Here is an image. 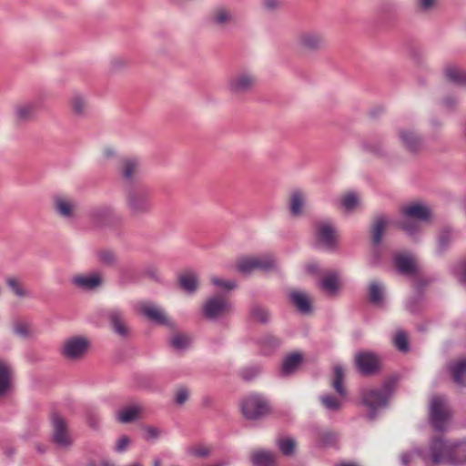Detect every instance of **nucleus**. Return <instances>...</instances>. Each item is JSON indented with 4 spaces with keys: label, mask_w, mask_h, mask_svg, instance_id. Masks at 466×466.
I'll use <instances>...</instances> for the list:
<instances>
[{
    "label": "nucleus",
    "mask_w": 466,
    "mask_h": 466,
    "mask_svg": "<svg viewBox=\"0 0 466 466\" xmlns=\"http://www.w3.org/2000/svg\"><path fill=\"white\" fill-rule=\"evenodd\" d=\"M428 461L433 464L462 466L466 464V441L450 442L441 436L432 438L428 450Z\"/></svg>",
    "instance_id": "f257e3e1"
},
{
    "label": "nucleus",
    "mask_w": 466,
    "mask_h": 466,
    "mask_svg": "<svg viewBox=\"0 0 466 466\" xmlns=\"http://www.w3.org/2000/svg\"><path fill=\"white\" fill-rule=\"evenodd\" d=\"M123 193L126 208L132 218H139L152 212V188L147 184L125 185Z\"/></svg>",
    "instance_id": "f03ea898"
},
{
    "label": "nucleus",
    "mask_w": 466,
    "mask_h": 466,
    "mask_svg": "<svg viewBox=\"0 0 466 466\" xmlns=\"http://www.w3.org/2000/svg\"><path fill=\"white\" fill-rule=\"evenodd\" d=\"M398 380L397 376H391L385 380L381 388L363 391L362 402L369 409L367 417L370 420H376L378 412L388 407L389 400L396 389Z\"/></svg>",
    "instance_id": "7ed1b4c3"
},
{
    "label": "nucleus",
    "mask_w": 466,
    "mask_h": 466,
    "mask_svg": "<svg viewBox=\"0 0 466 466\" xmlns=\"http://www.w3.org/2000/svg\"><path fill=\"white\" fill-rule=\"evenodd\" d=\"M257 85L256 74L248 69H241L228 77L226 88L232 98L244 101L255 91Z\"/></svg>",
    "instance_id": "20e7f679"
},
{
    "label": "nucleus",
    "mask_w": 466,
    "mask_h": 466,
    "mask_svg": "<svg viewBox=\"0 0 466 466\" xmlns=\"http://www.w3.org/2000/svg\"><path fill=\"white\" fill-rule=\"evenodd\" d=\"M90 222L99 228L116 230L124 224V218L110 206L93 208L88 212Z\"/></svg>",
    "instance_id": "39448f33"
},
{
    "label": "nucleus",
    "mask_w": 466,
    "mask_h": 466,
    "mask_svg": "<svg viewBox=\"0 0 466 466\" xmlns=\"http://www.w3.org/2000/svg\"><path fill=\"white\" fill-rule=\"evenodd\" d=\"M241 410L247 420H259L270 413V405L265 397L254 394L243 400Z\"/></svg>",
    "instance_id": "423d86ee"
},
{
    "label": "nucleus",
    "mask_w": 466,
    "mask_h": 466,
    "mask_svg": "<svg viewBox=\"0 0 466 466\" xmlns=\"http://www.w3.org/2000/svg\"><path fill=\"white\" fill-rule=\"evenodd\" d=\"M231 311L232 305L228 296L223 293L208 298L202 306V315L209 320L225 317Z\"/></svg>",
    "instance_id": "0eeeda50"
},
{
    "label": "nucleus",
    "mask_w": 466,
    "mask_h": 466,
    "mask_svg": "<svg viewBox=\"0 0 466 466\" xmlns=\"http://www.w3.org/2000/svg\"><path fill=\"white\" fill-rule=\"evenodd\" d=\"M299 48L305 54L315 55L323 51L326 47L324 35L317 30H303L297 35Z\"/></svg>",
    "instance_id": "6e6552de"
},
{
    "label": "nucleus",
    "mask_w": 466,
    "mask_h": 466,
    "mask_svg": "<svg viewBox=\"0 0 466 466\" xmlns=\"http://www.w3.org/2000/svg\"><path fill=\"white\" fill-rule=\"evenodd\" d=\"M354 365L360 375L370 377L381 370L382 362L376 353L369 350H360L354 356Z\"/></svg>",
    "instance_id": "1a4fd4ad"
},
{
    "label": "nucleus",
    "mask_w": 466,
    "mask_h": 466,
    "mask_svg": "<svg viewBox=\"0 0 466 466\" xmlns=\"http://www.w3.org/2000/svg\"><path fill=\"white\" fill-rule=\"evenodd\" d=\"M116 168L119 178L123 183V187L125 185H130L132 183H142L137 179L141 169V163L138 157H119Z\"/></svg>",
    "instance_id": "9d476101"
},
{
    "label": "nucleus",
    "mask_w": 466,
    "mask_h": 466,
    "mask_svg": "<svg viewBox=\"0 0 466 466\" xmlns=\"http://www.w3.org/2000/svg\"><path fill=\"white\" fill-rule=\"evenodd\" d=\"M451 417V411L446 398L443 396L432 397L430 404V420L435 431H445V424Z\"/></svg>",
    "instance_id": "9b49d317"
},
{
    "label": "nucleus",
    "mask_w": 466,
    "mask_h": 466,
    "mask_svg": "<svg viewBox=\"0 0 466 466\" xmlns=\"http://www.w3.org/2000/svg\"><path fill=\"white\" fill-rule=\"evenodd\" d=\"M276 268V262L271 255L261 257H245L238 260L237 269L244 275H248L254 270L269 271Z\"/></svg>",
    "instance_id": "f8f14e48"
},
{
    "label": "nucleus",
    "mask_w": 466,
    "mask_h": 466,
    "mask_svg": "<svg viewBox=\"0 0 466 466\" xmlns=\"http://www.w3.org/2000/svg\"><path fill=\"white\" fill-rule=\"evenodd\" d=\"M51 424L53 442L60 449H69L73 444V440L66 420L58 412L54 411L51 415Z\"/></svg>",
    "instance_id": "ddd939ff"
},
{
    "label": "nucleus",
    "mask_w": 466,
    "mask_h": 466,
    "mask_svg": "<svg viewBox=\"0 0 466 466\" xmlns=\"http://www.w3.org/2000/svg\"><path fill=\"white\" fill-rule=\"evenodd\" d=\"M106 318L112 331L122 339L131 337L132 329L128 325L125 311L120 309H110L106 312Z\"/></svg>",
    "instance_id": "4468645a"
},
{
    "label": "nucleus",
    "mask_w": 466,
    "mask_h": 466,
    "mask_svg": "<svg viewBox=\"0 0 466 466\" xmlns=\"http://www.w3.org/2000/svg\"><path fill=\"white\" fill-rule=\"evenodd\" d=\"M208 24L219 30H225L237 25V18L231 8L226 5L215 6L208 16Z\"/></svg>",
    "instance_id": "2eb2a0df"
},
{
    "label": "nucleus",
    "mask_w": 466,
    "mask_h": 466,
    "mask_svg": "<svg viewBox=\"0 0 466 466\" xmlns=\"http://www.w3.org/2000/svg\"><path fill=\"white\" fill-rule=\"evenodd\" d=\"M315 237L318 243L328 249L333 250L338 245L337 230L329 220H319L314 224Z\"/></svg>",
    "instance_id": "dca6fc26"
},
{
    "label": "nucleus",
    "mask_w": 466,
    "mask_h": 466,
    "mask_svg": "<svg viewBox=\"0 0 466 466\" xmlns=\"http://www.w3.org/2000/svg\"><path fill=\"white\" fill-rule=\"evenodd\" d=\"M90 343L83 336H75L65 340L61 349L62 355L68 360L81 359L87 352Z\"/></svg>",
    "instance_id": "f3484780"
},
{
    "label": "nucleus",
    "mask_w": 466,
    "mask_h": 466,
    "mask_svg": "<svg viewBox=\"0 0 466 466\" xmlns=\"http://www.w3.org/2000/svg\"><path fill=\"white\" fill-rule=\"evenodd\" d=\"M52 207L55 213L65 219L76 218L77 210L76 201L66 195H55L52 198Z\"/></svg>",
    "instance_id": "a211bd4d"
},
{
    "label": "nucleus",
    "mask_w": 466,
    "mask_h": 466,
    "mask_svg": "<svg viewBox=\"0 0 466 466\" xmlns=\"http://www.w3.org/2000/svg\"><path fill=\"white\" fill-rule=\"evenodd\" d=\"M37 107L34 101H24L15 105L13 110L14 122L17 127L26 125L36 117Z\"/></svg>",
    "instance_id": "6ab92c4d"
},
{
    "label": "nucleus",
    "mask_w": 466,
    "mask_h": 466,
    "mask_svg": "<svg viewBox=\"0 0 466 466\" xmlns=\"http://www.w3.org/2000/svg\"><path fill=\"white\" fill-rule=\"evenodd\" d=\"M403 147L411 154H418L423 147V137L416 130L409 127L398 131Z\"/></svg>",
    "instance_id": "aec40b11"
},
{
    "label": "nucleus",
    "mask_w": 466,
    "mask_h": 466,
    "mask_svg": "<svg viewBox=\"0 0 466 466\" xmlns=\"http://www.w3.org/2000/svg\"><path fill=\"white\" fill-rule=\"evenodd\" d=\"M14 375L12 365L6 360H0V400L12 391Z\"/></svg>",
    "instance_id": "412c9836"
},
{
    "label": "nucleus",
    "mask_w": 466,
    "mask_h": 466,
    "mask_svg": "<svg viewBox=\"0 0 466 466\" xmlns=\"http://www.w3.org/2000/svg\"><path fill=\"white\" fill-rule=\"evenodd\" d=\"M104 279L100 273L94 272L90 275H75L71 283L84 290H96L103 285Z\"/></svg>",
    "instance_id": "4be33fe9"
},
{
    "label": "nucleus",
    "mask_w": 466,
    "mask_h": 466,
    "mask_svg": "<svg viewBox=\"0 0 466 466\" xmlns=\"http://www.w3.org/2000/svg\"><path fill=\"white\" fill-rule=\"evenodd\" d=\"M177 286L184 292L191 295L199 288V278L197 272L187 269L177 276Z\"/></svg>",
    "instance_id": "5701e85b"
},
{
    "label": "nucleus",
    "mask_w": 466,
    "mask_h": 466,
    "mask_svg": "<svg viewBox=\"0 0 466 466\" xmlns=\"http://www.w3.org/2000/svg\"><path fill=\"white\" fill-rule=\"evenodd\" d=\"M289 302L296 307V309L304 315H309L312 312L311 299L307 293L296 289H292L289 293Z\"/></svg>",
    "instance_id": "b1692460"
},
{
    "label": "nucleus",
    "mask_w": 466,
    "mask_h": 466,
    "mask_svg": "<svg viewBox=\"0 0 466 466\" xmlns=\"http://www.w3.org/2000/svg\"><path fill=\"white\" fill-rule=\"evenodd\" d=\"M388 223V218L383 215L377 216L373 218L370 234L371 243L374 247H378L381 243Z\"/></svg>",
    "instance_id": "393cba45"
},
{
    "label": "nucleus",
    "mask_w": 466,
    "mask_h": 466,
    "mask_svg": "<svg viewBox=\"0 0 466 466\" xmlns=\"http://www.w3.org/2000/svg\"><path fill=\"white\" fill-rule=\"evenodd\" d=\"M394 265L399 273L406 276H416L418 268L414 259L406 254H397L394 257Z\"/></svg>",
    "instance_id": "a878e982"
},
{
    "label": "nucleus",
    "mask_w": 466,
    "mask_h": 466,
    "mask_svg": "<svg viewBox=\"0 0 466 466\" xmlns=\"http://www.w3.org/2000/svg\"><path fill=\"white\" fill-rule=\"evenodd\" d=\"M402 213L410 218H415L420 221H427L431 217V209L427 206L420 203H413L405 207L402 209Z\"/></svg>",
    "instance_id": "bb28decb"
},
{
    "label": "nucleus",
    "mask_w": 466,
    "mask_h": 466,
    "mask_svg": "<svg viewBox=\"0 0 466 466\" xmlns=\"http://www.w3.org/2000/svg\"><path fill=\"white\" fill-rule=\"evenodd\" d=\"M144 408L138 404L127 406L116 413V420L121 423H131L139 419Z\"/></svg>",
    "instance_id": "cd10ccee"
},
{
    "label": "nucleus",
    "mask_w": 466,
    "mask_h": 466,
    "mask_svg": "<svg viewBox=\"0 0 466 466\" xmlns=\"http://www.w3.org/2000/svg\"><path fill=\"white\" fill-rule=\"evenodd\" d=\"M97 262L105 268H115L119 262L116 250L111 248H102L96 251Z\"/></svg>",
    "instance_id": "c85d7f7f"
},
{
    "label": "nucleus",
    "mask_w": 466,
    "mask_h": 466,
    "mask_svg": "<svg viewBox=\"0 0 466 466\" xmlns=\"http://www.w3.org/2000/svg\"><path fill=\"white\" fill-rule=\"evenodd\" d=\"M248 317L255 322L267 325L270 321V311L267 307L254 303L248 310Z\"/></svg>",
    "instance_id": "c756f323"
},
{
    "label": "nucleus",
    "mask_w": 466,
    "mask_h": 466,
    "mask_svg": "<svg viewBox=\"0 0 466 466\" xmlns=\"http://www.w3.org/2000/svg\"><path fill=\"white\" fill-rule=\"evenodd\" d=\"M70 108L75 116L83 118L86 116L88 103L86 98L81 94H75L69 101Z\"/></svg>",
    "instance_id": "7c9ffc66"
},
{
    "label": "nucleus",
    "mask_w": 466,
    "mask_h": 466,
    "mask_svg": "<svg viewBox=\"0 0 466 466\" xmlns=\"http://www.w3.org/2000/svg\"><path fill=\"white\" fill-rule=\"evenodd\" d=\"M445 78L457 86H466V71L459 66L450 65L444 68Z\"/></svg>",
    "instance_id": "2f4dec72"
},
{
    "label": "nucleus",
    "mask_w": 466,
    "mask_h": 466,
    "mask_svg": "<svg viewBox=\"0 0 466 466\" xmlns=\"http://www.w3.org/2000/svg\"><path fill=\"white\" fill-rule=\"evenodd\" d=\"M142 313L148 319H150L159 325H165V326H168V327L173 326V323L167 319V317L165 315V313L157 308L151 307V306H143Z\"/></svg>",
    "instance_id": "473e14b6"
},
{
    "label": "nucleus",
    "mask_w": 466,
    "mask_h": 466,
    "mask_svg": "<svg viewBox=\"0 0 466 466\" xmlns=\"http://www.w3.org/2000/svg\"><path fill=\"white\" fill-rule=\"evenodd\" d=\"M277 456L267 451L259 450L251 454V462L253 466H275Z\"/></svg>",
    "instance_id": "72a5a7b5"
},
{
    "label": "nucleus",
    "mask_w": 466,
    "mask_h": 466,
    "mask_svg": "<svg viewBox=\"0 0 466 466\" xmlns=\"http://www.w3.org/2000/svg\"><path fill=\"white\" fill-rule=\"evenodd\" d=\"M344 380L345 371L343 367L340 364L335 365L333 368V378L331 385L336 392L341 397H345L347 395V390L344 387Z\"/></svg>",
    "instance_id": "f704fd0d"
},
{
    "label": "nucleus",
    "mask_w": 466,
    "mask_h": 466,
    "mask_svg": "<svg viewBox=\"0 0 466 466\" xmlns=\"http://www.w3.org/2000/svg\"><path fill=\"white\" fill-rule=\"evenodd\" d=\"M303 360L302 354L299 352H293L288 355L282 363L281 373L283 375H289L293 373Z\"/></svg>",
    "instance_id": "c9c22d12"
},
{
    "label": "nucleus",
    "mask_w": 466,
    "mask_h": 466,
    "mask_svg": "<svg viewBox=\"0 0 466 466\" xmlns=\"http://www.w3.org/2000/svg\"><path fill=\"white\" fill-rule=\"evenodd\" d=\"M362 148L366 152L379 158H387L389 156L382 142L379 140H366L362 143Z\"/></svg>",
    "instance_id": "e433bc0d"
},
{
    "label": "nucleus",
    "mask_w": 466,
    "mask_h": 466,
    "mask_svg": "<svg viewBox=\"0 0 466 466\" xmlns=\"http://www.w3.org/2000/svg\"><path fill=\"white\" fill-rule=\"evenodd\" d=\"M305 204V196L302 191L295 190L291 193L289 198V211L293 217H299L302 214V208Z\"/></svg>",
    "instance_id": "4c0bfd02"
},
{
    "label": "nucleus",
    "mask_w": 466,
    "mask_h": 466,
    "mask_svg": "<svg viewBox=\"0 0 466 466\" xmlns=\"http://www.w3.org/2000/svg\"><path fill=\"white\" fill-rule=\"evenodd\" d=\"M320 287L329 295H336L339 289V275L336 272L325 275L320 281Z\"/></svg>",
    "instance_id": "58836bf2"
},
{
    "label": "nucleus",
    "mask_w": 466,
    "mask_h": 466,
    "mask_svg": "<svg viewBox=\"0 0 466 466\" xmlns=\"http://www.w3.org/2000/svg\"><path fill=\"white\" fill-rule=\"evenodd\" d=\"M258 344L265 354H270L279 348L281 340L274 335L266 334L259 339Z\"/></svg>",
    "instance_id": "ea45409f"
},
{
    "label": "nucleus",
    "mask_w": 466,
    "mask_h": 466,
    "mask_svg": "<svg viewBox=\"0 0 466 466\" xmlns=\"http://www.w3.org/2000/svg\"><path fill=\"white\" fill-rule=\"evenodd\" d=\"M451 373L453 381L460 386H466L464 378L466 377V360H461L451 366Z\"/></svg>",
    "instance_id": "a19ab883"
},
{
    "label": "nucleus",
    "mask_w": 466,
    "mask_h": 466,
    "mask_svg": "<svg viewBox=\"0 0 466 466\" xmlns=\"http://www.w3.org/2000/svg\"><path fill=\"white\" fill-rule=\"evenodd\" d=\"M384 296L383 287L377 281L370 282L369 286V300L374 305L382 302Z\"/></svg>",
    "instance_id": "79ce46f5"
},
{
    "label": "nucleus",
    "mask_w": 466,
    "mask_h": 466,
    "mask_svg": "<svg viewBox=\"0 0 466 466\" xmlns=\"http://www.w3.org/2000/svg\"><path fill=\"white\" fill-rule=\"evenodd\" d=\"M191 339L187 335L176 333L170 339V346L177 350H185L189 347Z\"/></svg>",
    "instance_id": "37998d69"
},
{
    "label": "nucleus",
    "mask_w": 466,
    "mask_h": 466,
    "mask_svg": "<svg viewBox=\"0 0 466 466\" xmlns=\"http://www.w3.org/2000/svg\"><path fill=\"white\" fill-rule=\"evenodd\" d=\"M278 447L285 456H291L296 450V441L291 438H280L278 440Z\"/></svg>",
    "instance_id": "c03bdc74"
},
{
    "label": "nucleus",
    "mask_w": 466,
    "mask_h": 466,
    "mask_svg": "<svg viewBox=\"0 0 466 466\" xmlns=\"http://www.w3.org/2000/svg\"><path fill=\"white\" fill-rule=\"evenodd\" d=\"M394 346L400 352H408L410 350V343L407 334L403 330H398L393 339Z\"/></svg>",
    "instance_id": "a18cd8bd"
},
{
    "label": "nucleus",
    "mask_w": 466,
    "mask_h": 466,
    "mask_svg": "<svg viewBox=\"0 0 466 466\" xmlns=\"http://www.w3.org/2000/svg\"><path fill=\"white\" fill-rule=\"evenodd\" d=\"M5 282L7 287L15 296L19 298H25L28 296V291L24 288V286L19 282L17 279L7 278Z\"/></svg>",
    "instance_id": "49530a36"
},
{
    "label": "nucleus",
    "mask_w": 466,
    "mask_h": 466,
    "mask_svg": "<svg viewBox=\"0 0 466 466\" xmlns=\"http://www.w3.org/2000/svg\"><path fill=\"white\" fill-rule=\"evenodd\" d=\"M451 240V234L448 229H442L437 239V252L439 254H443L447 248H449V245Z\"/></svg>",
    "instance_id": "de8ad7c7"
},
{
    "label": "nucleus",
    "mask_w": 466,
    "mask_h": 466,
    "mask_svg": "<svg viewBox=\"0 0 466 466\" xmlns=\"http://www.w3.org/2000/svg\"><path fill=\"white\" fill-rule=\"evenodd\" d=\"M317 436L319 441L324 446H331L338 441V435L332 431H319Z\"/></svg>",
    "instance_id": "09e8293b"
},
{
    "label": "nucleus",
    "mask_w": 466,
    "mask_h": 466,
    "mask_svg": "<svg viewBox=\"0 0 466 466\" xmlns=\"http://www.w3.org/2000/svg\"><path fill=\"white\" fill-rule=\"evenodd\" d=\"M415 456L422 459L423 461L428 462V453L424 450L415 449L411 451L403 453L400 457L403 465H408Z\"/></svg>",
    "instance_id": "8fccbe9b"
},
{
    "label": "nucleus",
    "mask_w": 466,
    "mask_h": 466,
    "mask_svg": "<svg viewBox=\"0 0 466 466\" xmlns=\"http://www.w3.org/2000/svg\"><path fill=\"white\" fill-rule=\"evenodd\" d=\"M340 203L347 211H352L358 207L360 199L355 193L350 192L341 198Z\"/></svg>",
    "instance_id": "3c124183"
},
{
    "label": "nucleus",
    "mask_w": 466,
    "mask_h": 466,
    "mask_svg": "<svg viewBox=\"0 0 466 466\" xmlns=\"http://www.w3.org/2000/svg\"><path fill=\"white\" fill-rule=\"evenodd\" d=\"M319 400L327 410L336 411L341 407V402L332 395H322Z\"/></svg>",
    "instance_id": "603ef678"
},
{
    "label": "nucleus",
    "mask_w": 466,
    "mask_h": 466,
    "mask_svg": "<svg viewBox=\"0 0 466 466\" xmlns=\"http://www.w3.org/2000/svg\"><path fill=\"white\" fill-rule=\"evenodd\" d=\"M397 227L410 237H415L420 230L419 225L410 220L400 221Z\"/></svg>",
    "instance_id": "864d4df0"
},
{
    "label": "nucleus",
    "mask_w": 466,
    "mask_h": 466,
    "mask_svg": "<svg viewBox=\"0 0 466 466\" xmlns=\"http://www.w3.org/2000/svg\"><path fill=\"white\" fill-rule=\"evenodd\" d=\"M86 422L88 427L94 431H98L100 427V418L98 414L92 409L86 411Z\"/></svg>",
    "instance_id": "5fc2aeb1"
},
{
    "label": "nucleus",
    "mask_w": 466,
    "mask_h": 466,
    "mask_svg": "<svg viewBox=\"0 0 466 466\" xmlns=\"http://www.w3.org/2000/svg\"><path fill=\"white\" fill-rule=\"evenodd\" d=\"M211 283L226 290H233L238 287L237 282L235 280H224L218 277H212Z\"/></svg>",
    "instance_id": "6e6d98bb"
},
{
    "label": "nucleus",
    "mask_w": 466,
    "mask_h": 466,
    "mask_svg": "<svg viewBox=\"0 0 466 466\" xmlns=\"http://www.w3.org/2000/svg\"><path fill=\"white\" fill-rule=\"evenodd\" d=\"M143 430L146 432L144 438L147 441L157 440L162 433V430L151 425H144Z\"/></svg>",
    "instance_id": "4d7b16f0"
},
{
    "label": "nucleus",
    "mask_w": 466,
    "mask_h": 466,
    "mask_svg": "<svg viewBox=\"0 0 466 466\" xmlns=\"http://www.w3.org/2000/svg\"><path fill=\"white\" fill-rule=\"evenodd\" d=\"M188 399H189V390L187 387L181 386L177 389V390L175 392V402L177 405H179V406L184 405L187 401Z\"/></svg>",
    "instance_id": "13d9d810"
},
{
    "label": "nucleus",
    "mask_w": 466,
    "mask_h": 466,
    "mask_svg": "<svg viewBox=\"0 0 466 466\" xmlns=\"http://www.w3.org/2000/svg\"><path fill=\"white\" fill-rule=\"evenodd\" d=\"M422 303V296L417 294L411 297L407 302V309L411 313H417L420 311Z\"/></svg>",
    "instance_id": "bf43d9fd"
},
{
    "label": "nucleus",
    "mask_w": 466,
    "mask_h": 466,
    "mask_svg": "<svg viewBox=\"0 0 466 466\" xmlns=\"http://www.w3.org/2000/svg\"><path fill=\"white\" fill-rule=\"evenodd\" d=\"M283 5V0H262L263 8L270 13L279 10Z\"/></svg>",
    "instance_id": "052dcab7"
},
{
    "label": "nucleus",
    "mask_w": 466,
    "mask_h": 466,
    "mask_svg": "<svg viewBox=\"0 0 466 466\" xmlns=\"http://www.w3.org/2000/svg\"><path fill=\"white\" fill-rule=\"evenodd\" d=\"M378 11L381 15L390 16L396 14L397 6L393 3L383 2L380 5Z\"/></svg>",
    "instance_id": "680f3d73"
},
{
    "label": "nucleus",
    "mask_w": 466,
    "mask_h": 466,
    "mask_svg": "<svg viewBox=\"0 0 466 466\" xmlns=\"http://www.w3.org/2000/svg\"><path fill=\"white\" fill-rule=\"evenodd\" d=\"M14 332L22 337V338H28L30 336V329L26 323L22 321H16L13 325Z\"/></svg>",
    "instance_id": "e2e57ef3"
},
{
    "label": "nucleus",
    "mask_w": 466,
    "mask_h": 466,
    "mask_svg": "<svg viewBox=\"0 0 466 466\" xmlns=\"http://www.w3.org/2000/svg\"><path fill=\"white\" fill-rule=\"evenodd\" d=\"M417 8L421 12H430L436 6L437 0H415Z\"/></svg>",
    "instance_id": "0e129e2a"
},
{
    "label": "nucleus",
    "mask_w": 466,
    "mask_h": 466,
    "mask_svg": "<svg viewBox=\"0 0 466 466\" xmlns=\"http://www.w3.org/2000/svg\"><path fill=\"white\" fill-rule=\"evenodd\" d=\"M260 371V369L257 366L248 367L242 370V378L245 380H251L255 378Z\"/></svg>",
    "instance_id": "69168bd1"
},
{
    "label": "nucleus",
    "mask_w": 466,
    "mask_h": 466,
    "mask_svg": "<svg viewBox=\"0 0 466 466\" xmlns=\"http://www.w3.org/2000/svg\"><path fill=\"white\" fill-rule=\"evenodd\" d=\"M130 443L131 439L127 435H123L119 438V440L116 442V451L117 452H122L126 451V449L130 445Z\"/></svg>",
    "instance_id": "338daca9"
},
{
    "label": "nucleus",
    "mask_w": 466,
    "mask_h": 466,
    "mask_svg": "<svg viewBox=\"0 0 466 466\" xmlns=\"http://www.w3.org/2000/svg\"><path fill=\"white\" fill-rule=\"evenodd\" d=\"M128 61L125 58H115L111 61V67L114 71L124 69L127 66Z\"/></svg>",
    "instance_id": "774afa93"
}]
</instances>
